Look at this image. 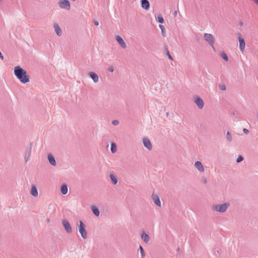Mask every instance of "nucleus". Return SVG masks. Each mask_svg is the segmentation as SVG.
Returning a JSON list of instances; mask_svg holds the SVG:
<instances>
[{"label":"nucleus","instance_id":"f257e3e1","mask_svg":"<svg viewBox=\"0 0 258 258\" xmlns=\"http://www.w3.org/2000/svg\"><path fill=\"white\" fill-rule=\"evenodd\" d=\"M14 75L23 84H26L30 82L29 76L26 71L20 66H17L14 68Z\"/></svg>","mask_w":258,"mask_h":258},{"label":"nucleus","instance_id":"f03ea898","mask_svg":"<svg viewBox=\"0 0 258 258\" xmlns=\"http://www.w3.org/2000/svg\"><path fill=\"white\" fill-rule=\"evenodd\" d=\"M230 203H225L222 204L214 205L212 209L213 211L220 213H224L226 211L227 209L230 206Z\"/></svg>","mask_w":258,"mask_h":258},{"label":"nucleus","instance_id":"7ed1b4c3","mask_svg":"<svg viewBox=\"0 0 258 258\" xmlns=\"http://www.w3.org/2000/svg\"><path fill=\"white\" fill-rule=\"evenodd\" d=\"M78 230L82 238L84 239L87 237V234L85 229L86 226L81 220L79 221V225L78 226Z\"/></svg>","mask_w":258,"mask_h":258},{"label":"nucleus","instance_id":"20e7f679","mask_svg":"<svg viewBox=\"0 0 258 258\" xmlns=\"http://www.w3.org/2000/svg\"><path fill=\"white\" fill-rule=\"evenodd\" d=\"M204 38L208 42L209 44L214 49V44L215 42V38L214 36L211 34L205 33L204 34Z\"/></svg>","mask_w":258,"mask_h":258},{"label":"nucleus","instance_id":"39448f33","mask_svg":"<svg viewBox=\"0 0 258 258\" xmlns=\"http://www.w3.org/2000/svg\"><path fill=\"white\" fill-rule=\"evenodd\" d=\"M58 6L61 9L69 10L71 8L70 3L68 0H60L58 2Z\"/></svg>","mask_w":258,"mask_h":258},{"label":"nucleus","instance_id":"423d86ee","mask_svg":"<svg viewBox=\"0 0 258 258\" xmlns=\"http://www.w3.org/2000/svg\"><path fill=\"white\" fill-rule=\"evenodd\" d=\"M32 150V145L29 144L27 146L25 152V162L26 163L30 160Z\"/></svg>","mask_w":258,"mask_h":258},{"label":"nucleus","instance_id":"0eeeda50","mask_svg":"<svg viewBox=\"0 0 258 258\" xmlns=\"http://www.w3.org/2000/svg\"><path fill=\"white\" fill-rule=\"evenodd\" d=\"M62 224L67 233L70 234L72 233V228L69 223L67 220H63L62 221Z\"/></svg>","mask_w":258,"mask_h":258},{"label":"nucleus","instance_id":"6e6552de","mask_svg":"<svg viewBox=\"0 0 258 258\" xmlns=\"http://www.w3.org/2000/svg\"><path fill=\"white\" fill-rule=\"evenodd\" d=\"M195 102L200 109H202L204 105L203 99L199 96L195 98Z\"/></svg>","mask_w":258,"mask_h":258},{"label":"nucleus","instance_id":"1a4fd4ad","mask_svg":"<svg viewBox=\"0 0 258 258\" xmlns=\"http://www.w3.org/2000/svg\"><path fill=\"white\" fill-rule=\"evenodd\" d=\"M143 143L144 146L146 148H147L150 151L152 150V145L150 140L148 138H144L143 140Z\"/></svg>","mask_w":258,"mask_h":258},{"label":"nucleus","instance_id":"9d476101","mask_svg":"<svg viewBox=\"0 0 258 258\" xmlns=\"http://www.w3.org/2000/svg\"><path fill=\"white\" fill-rule=\"evenodd\" d=\"M116 40L118 42L120 46L122 48H125L126 47V43H125L123 39L119 36L117 35L115 37Z\"/></svg>","mask_w":258,"mask_h":258},{"label":"nucleus","instance_id":"9b49d317","mask_svg":"<svg viewBox=\"0 0 258 258\" xmlns=\"http://www.w3.org/2000/svg\"><path fill=\"white\" fill-rule=\"evenodd\" d=\"M47 159H48L49 163L51 165L54 166L56 165V161H55V159L52 154H49L47 155Z\"/></svg>","mask_w":258,"mask_h":258},{"label":"nucleus","instance_id":"f8f14e48","mask_svg":"<svg viewBox=\"0 0 258 258\" xmlns=\"http://www.w3.org/2000/svg\"><path fill=\"white\" fill-rule=\"evenodd\" d=\"M195 166L199 171H204L205 169L201 162L199 161H196L195 163Z\"/></svg>","mask_w":258,"mask_h":258},{"label":"nucleus","instance_id":"ddd939ff","mask_svg":"<svg viewBox=\"0 0 258 258\" xmlns=\"http://www.w3.org/2000/svg\"><path fill=\"white\" fill-rule=\"evenodd\" d=\"M141 7L143 9L148 10L150 9V3L148 0H141Z\"/></svg>","mask_w":258,"mask_h":258},{"label":"nucleus","instance_id":"4468645a","mask_svg":"<svg viewBox=\"0 0 258 258\" xmlns=\"http://www.w3.org/2000/svg\"><path fill=\"white\" fill-rule=\"evenodd\" d=\"M89 77L93 80L94 83L98 82L99 77L98 75L94 72H89L88 74Z\"/></svg>","mask_w":258,"mask_h":258},{"label":"nucleus","instance_id":"2eb2a0df","mask_svg":"<svg viewBox=\"0 0 258 258\" xmlns=\"http://www.w3.org/2000/svg\"><path fill=\"white\" fill-rule=\"evenodd\" d=\"M54 28L56 35L60 36L62 35V30L58 24H54Z\"/></svg>","mask_w":258,"mask_h":258},{"label":"nucleus","instance_id":"dca6fc26","mask_svg":"<svg viewBox=\"0 0 258 258\" xmlns=\"http://www.w3.org/2000/svg\"><path fill=\"white\" fill-rule=\"evenodd\" d=\"M152 200L154 203L158 206H161V202L159 197L157 195H152Z\"/></svg>","mask_w":258,"mask_h":258},{"label":"nucleus","instance_id":"f3484780","mask_svg":"<svg viewBox=\"0 0 258 258\" xmlns=\"http://www.w3.org/2000/svg\"><path fill=\"white\" fill-rule=\"evenodd\" d=\"M238 39L239 42V49L241 51H243L245 45V41L242 38L240 37H239Z\"/></svg>","mask_w":258,"mask_h":258},{"label":"nucleus","instance_id":"a211bd4d","mask_svg":"<svg viewBox=\"0 0 258 258\" xmlns=\"http://www.w3.org/2000/svg\"><path fill=\"white\" fill-rule=\"evenodd\" d=\"M141 238L146 243H147L150 239L149 235L145 232H143L142 233L141 235Z\"/></svg>","mask_w":258,"mask_h":258},{"label":"nucleus","instance_id":"6ab92c4d","mask_svg":"<svg viewBox=\"0 0 258 258\" xmlns=\"http://www.w3.org/2000/svg\"><path fill=\"white\" fill-rule=\"evenodd\" d=\"M31 194L34 197H36L38 196V191L35 185H32L30 192Z\"/></svg>","mask_w":258,"mask_h":258},{"label":"nucleus","instance_id":"aec40b11","mask_svg":"<svg viewBox=\"0 0 258 258\" xmlns=\"http://www.w3.org/2000/svg\"><path fill=\"white\" fill-rule=\"evenodd\" d=\"M91 208V210H92V212L96 216L98 217L99 216V214H100L99 210L96 206H92Z\"/></svg>","mask_w":258,"mask_h":258},{"label":"nucleus","instance_id":"412c9836","mask_svg":"<svg viewBox=\"0 0 258 258\" xmlns=\"http://www.w3.org/2000/svg\"><path fill=\"white\" fill-rule=\"evenodd\" d=\"M110 178L113 184H116L117 183V177L116 175L113 173L110 174Z\"/></svg>","mask_w":258,"mask_h":258},{"label":"nucleus","instance_id":"4be33fe9","mask_svg":"<svg viewBox=\"0 0 258 258\" xmlns=\"http://www.w3.org/2000/svg\"><path fill=\"white\" fill-rule=\"evenodd\" d=\"M60 191L62 194L66 195L68 191V188L67 184H63L60 187Z\"/></svg>","mask_w":258,"mask_h":258},{"label":"nucleus","instance_id":"5701e85b","mask_svg":"<svg viewBox=\"0 0 258 258\" xmlns=\"http://www.w3.org/2000/svg\"><path fill=\"white\" fill-rule=\"evenodd\" d=\"M111 151L112 153H114L116 152V145L113 142H112L111 144Z\"/></svg>","mask_w":258,"mask_h":258},{"label":"nucleus","instance_id":"b1692460","mask_svg":"<svg viewBox=\"0 0 258 258\" xmlns=\"http://www.w3.org/2000/svg\"><path fill=\"white\" fill-rule=\"evenodd\" d=\"M159 28H160V29L161 30V33H162V36L163 37H165L166 36V30H165V28L162 25H159Z\"/></svg>","mask_w":258,"mask_h":258},{"label":"nucleus","instance_id":"393cba45","mask_svg":"<svg viewBox=\"0 0 258 258\" xmlns=\"http://www.w3.org/2000/svg\"><path fill=\"white\" fill-rule=\"evenodd\" d=\"M220 56L225 61H228V57L227 54L225 52H222L221 53Z\"/></svg>","mask_w":258,"mask_h":258},{"label":"nucleus","instance_id":"a878e982","mask_svg":"<svg viewBox=\"0 0 258 258\" xmlns=\"http://www.w3.org/2000/svg\"><path fill=\"white\" fill-rule=\"evenodd\" d=\"M226 138L228 142H231L232 141V137L231 133L229 132H227L226 134Z\"/></svg>","mask_w":258,"mask_h":258},{"label":"nucleus","instance_id":"bb28decb","mask_svg":"<svg viewBox=\"0 0 258 258\" xmlns=\"http://www.w3.org/2000/svg\"><path fill=\"white\" fill-rule=\"evenodd\" d=\"M139 250L140 251V252H141V255H142V258H145V253L144 251L143 248L142 247V246L141 245H140Z\"/></svg>","mask_w":258,"mask_h":258},{"label":"nucleus","instance_id":"cd10ccee","mask_svg":"<svg viewBox=\"0 0 258 258\" xmlns=\"http://www.w3.org/2000/svg\"><path fill=\"white\" fill-rule=\"evenodd\" d=\"M157 20L161 24H163L164 22V19L161 15H159L158 16Z\"/></svg>","mask_w":258,"mask_h":258},{"label":"nucleus","instance_id":"c85d7f7f","mask_svg":"<svg viewBox=\"0 0 258 258\" xmlns=\"http://www.w3.org/2000/svg\"><path fill=\"white\" fill-rule=\"evenodd\" d=\"M243 159H244L243 157L242 156L239 155L236 159V162L237 163H239V162L242 161L243 160Z\"/></svg>","mask_w":258,"mask_h":258},{"label":"nucleus","instance_id":"c756f323","mask_svg":"<svg viewBox=\"0 0 258 258\" xmlns=\"http://www.w3.org/2000/svg\"><path fill=\"white\" fill-rule=\"evenodd\" d=\"M166 54H167L168 58L170 60H173L172 57L170 54L169 50H168V49L167 48H166Z\"/></svg>","mask_w":258,"mask_h":258},{"label":"nucleus","instance_id":"7c9ffc66","mask_svg":"<svg viewBox=\"0 0 258 258\" xmlns=\"http://www.w3.org/2000/svg\"><path fill=\"white\" fill-rule=\"evenodd\" d=\"M219 88L222 91H225V90H226V86L225 85H220Z\"/></svg>","mask_w":258,"mask_h":258},{"label":"nucleus","instance_id":"2f4dec72","mask_svg":"<svg viewBox=\"0 0 258 258\" xmlns=\"http://www.w3.org/2000/svg\"><path fill=\"white\" fill-rule=\"evenodd\" d=\"M112 123L114 125H118L119 124V121L117 120H113L112 121Z\"/></svg>","mask_w":258,"mask_h":258},{"label":"nucleus","instance_id":"473e14b6","mask_svg":"<svg viewBox=\"0 0 258 258\" xmlns=\"http://www.w3.org/2000/svg\"><path fill=\"white\" fill-rule=\"evenodd\" d=\"M108 71L110 72H113L114 71V68L112 66H110L108 68Z\"/></svg>","mask_w":258,"mask_h":258},{"label":"nucleus","instance_id":"72a5a7b5","mask_svg":"<svg viewBox=\"0 0 258 258\" xmlns=\"http://www.w3.org/2000/svg\"><path fill=\"white\" fill-rule=\"evenodd\" d=\"M243 133L245 134H248V133H249V131L248 130L246 129V128H243Z\"/></svg>","mask_w":258,"mask_h":258},{"label":"nucleus","instance_id":"f704fd0d","mask_svg":"<svg viewBox=\"0 0 258 258\" xmlns=\"http://www.w3.org/2000/svg\"><path fill=\"white\" fill-rule=\"evenodd\" d=\"M94 24L96 26H98L99 25V22H98V21H97L96 20L94 21Z\"/></svg>","mask_w":258,"mask_h":258},{"label":"nucleus","instance_id":"c9c22d12","mask_svg":"<svg viewBox=\"0 0 258 258\" xmlns=\"http://www.w3.org/2000/svg\"><path fill=\"white\" fill-rule=\"evenodd\" d=\"M0 58L2 59V60H3L4 59V56L3 55L2 52L0 51Z\"/></svg>","mask_w":258,"mask_h":258},{"label":"nucleus","instance_id":"e433bc0d","mask_svg":"<svg viewBox=\"0 0 258 258\" xmlns=\"http://www.w3.org/2000/svg\"><path fill=\"white\" fill-rule=\"evenodd\" d=\"M203 182L205 183V184H206L207 183V180L206 178H204L203 180Z\"/></svg>","mask_w":258,"mask_h":258},{"label":"nucleus","instance_id":"4c0bfd02","mask_svg":"<svg viewBox=\"0 0 258 258\" xmlns=\"http://www.w3.org/2000/svg\"><path fill=\"white\" fill-rule=\"evenodd\" d=\"M258 6V0H252Z\"/></svg>","mask_w":258,"mask_h":258},{"label":"nucleus","instance_id":"58836bf2","mask_svg":"<svg viewBox=\"0 0 258 258\" xmlns=\"http://www.w3.org/2000/svg\"><path fill=\"white\" fill-rule=\"evenodd\" d=\"M173 15L174 16V17H176V16L177 15V11H174V12L173 13Z\"/></svg>","mask_w":258,"mask_h":258},{"label":"nucleus","instance_id":"ea45409f","mask_svg":"<svg viewBox=\"0 0 258 258\" xmlns=\"http://www.w3.org/2000/svg\"><path fill=\"white\" fill-rule=\"evenodd\" d=\"M168 114H169V113L167 112V113H166L167 116H168Z\"/></svg>","mask_w":258,"mask_h":258},{"label":"nucleus","instance_id":"a19ab883","mask_svg":"<svg viewBox=\"0 0 258 258\" xmlns=\"http://www.w3.org/2000/svg\"><path fill=\"white\" fill-rule=\"evenodd\" d=\"M72 1H73V2H75V1H76V0H72Z\"/></svg>","mask_w":258,"mask_h":258},{"label":"nucleus","instance_id":"79ce46f5","mask_svg":"<svg viewBox=\"0 0 258 258\" xmlns=\"http://www.w3.org/2000/svg\"><path fill=\"white\" fill-rule=\"evenodd\" d=\"M2 1V0H0V2Z\"/></svg>","mask_w":258,"mask_h":258}]
</instances>
